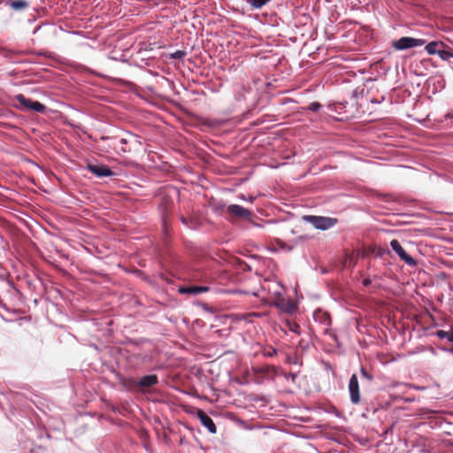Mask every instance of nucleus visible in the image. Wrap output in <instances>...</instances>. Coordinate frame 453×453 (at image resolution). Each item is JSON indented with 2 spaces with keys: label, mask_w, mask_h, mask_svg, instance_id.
<instances>
[{
  "label": "nucleus",
  "mask_w": 453,
  "mask_h": 453,
  "mask_svg": "<svg viewBox=\"0 0 453 453\" xmlns=\"http://www.w3.org/2000/svg\"><path fill=\"white\" fill-rule=\"evenodd\" d=\"M451 353H453V348L449 350Z\"/></svg>",
  "instance_id": "aec40b11"
},
{
  "label": "nucleus",
  "mask_w": 453,
  "mask_h": 453,
  "mask_svg": "<svg viewBox=\"0 0 453 453\" xmlns=\"http://www.w3.org/2000/svg\"><path fill=\"white\" fill-rule=\"evenodd\" d=\"M308 108L312 111H317L321 108V104L318 102H313L309 105Z\"/></svg>",
  "instance_id": "2eb2a0df"
},
{
  "label": "nucleus",
  "mask_w": 453,
  "mask_h": 453,
  "mask_svg": "<svg viewBox=\"0 0 453 453\" xmlns=\"http://www.w3.org/2000/svg\"><path fill=\"white\" fill-rule=\"evenodd\" d=\"M443 43L440 42H431L426 46V50L428 54L434 55L438 54L440 51V47H442Z\"/></svg>",
  "instance_id": "9b49d317"
},
{
  "label": "nucleus",
  "mask_w": 453,
  "mask_h": 453,
  "mask_svg": "<svg viewBox=\"0 0 453 453\" xmlns=\"http://www.w3.org/2000/svg\"><path fill=\"white\" fill-rule=\"evenodd\" d=\"M88 169L97 177H106L113 175V172L104 165H88Z\"/></svg>",
  "instance_id": "6e6552de"
},
{
  "label": "nucleus",
  "mask_w": 453,
  "mask_h": 453,
  "mask_svg": "<svg viewBox=\"0 0 453 453\" xmlns=\"http://www.w3.org/2000/svg\"><path fill=\"white\" fill-rule=\"evenodd\" d=\"M226 213L231 217H236L248 220H250L253 215V213L250 211L238 204L228 205L226 208Z\"/></svg>",
  "instance_id": "39448f33"
},
{
  "label": "nucleus",
  "mask_w": 453,
  "mask_h": 453,
  "mask_svg": "<svg viewBox=\"0 0 453 453\" xmlns=\"http://www.w3.org/2000/svg\"><path fill=\"white\" fill-rule=\"evenodd\" d=\"M390 246L401 260L404 261L408 265L415 266L417 265V261L407 254L397 240H392L390 242Z\"/></svg>",
  "instance_id": "20e7f679"
},
{
  "label": "nucleus",
  "mask_w": 453,
  "mask_h": 453,
  "mask_svg": "<svg viewBox=\"0 0 453 453\" xmlns=\"http://www.w3.org/2000/svg\"><path fill=\"white\" fill-rule=\"evenodd\" d=\"M184 55V53L180 50H177L175 53L173 54V57L175 58H181Z\"/></svg>",
  "instance_id": "f3484780"
},
{
  "label": "nucleus",
  "mask_w": 453,
  "mask_h": 453,
  "mask_svg": "<svg viewBox=\"0 0 453 453\" xmlns=\"http://www.w3.org/2000/svg\"><path fill=\"white\" fill-rule=\"evenodd\" d=\"M349 391L351 403L354 404H358L360 403V389L357 376L356 374H353L350 377L349 382Z\"/></svg>",
  "instance_id": "423d86ee"
},
{
  "label": "nucleus",
  "mask_w": 453,
  "mask_h": 453,
  "mask_svg": "<svg viewBox=\"0 0 453 453\" xmlns=\"http://www.w3.org/2000/svg\"><path fill=\"white\" fill-rule=\"evenodd\" d=\"M438 55L442 60H449L450 58H453V54L449 51L440 50Z\"/></svg>",
  "instance_id": "4468645a"
},
{
  "label": "nucleus",
  "mask_w": 453,
  "mask_h": 453,
  "mask_svg": "<svg viewBox=\"0 0 453 453\" xmlns=\"http://www.w3.org/2000/svg\"><path fill=\"white\" fill-rule=\"evenodd\" d=\"M361 373L365 378L372 380V376L365 369H361Z\"/></svg>",
  "instance_id": "dca6fc26"
},
{
  "label": "nucleus",
  "mask_w": 453,
  "mask_h": 453,
  "mask_svg": "<svg viewBox=\"0 0 453 453\" xmlns=\"http://www.w3.org/2000/svg\"><path fill=\"white\" fill-rule=\"evenodd\" d=\"M436 335L440 339H447L449 342H453V328L450 331L439 330Z\"/></svg>",
  "instance_id": "f8f14e48"
},
{
  "label": "nucleus",
  "mask_w": 453,
  "mask_h": 453,
  "mask_svg": "<svg viewBox=\"0 0 453 453\" xmlns=\"http://www.w3.org/2000/svg\"><path fill=\"white\" fill-rule=\"evenodd\" d=\"M253 225H254L255 226H260V225H258V224H257V223H253Z\"/></svg>",
  "instance_id": "6ab92c4d"
},
{
  "label": "nucleus",
  "mask_w": 453,
  "mask_h": 453,
  "mask_svg": "<svg viewBox=\"0 0 453 453\" xmlns=\"http://www.w3.org/2000/svg\"><path fill=\"white\" fill-rule=\"evenodd\" d=\"M196 416L202 425L206 427L210 433L215 434L217 432V427L213 420L203 411L198 410Z\"/></svg>",
  "instance_id": "0eeeda50"
},
{
  "label": "nucleus",
  "mask_w": 453,
  "mask_h": 453,
  "mask_svg": "<svg viewBox=\"0 0 453 453\" xmlns=\"http://www.w3.org/2000/svg\"><path fill=\"white\" fill-rule=\"evenodd\" d=\"M249 200H250V202H252V201H253V197H252V196H250V197H249Z\"/></svg>",
  "instance_id": "a211bd4d"
},
{
  "label": "nucleus",
  "mask_w": 453,
  "mask_h": 453,
  "mask_svg": "<svg viewBox=\"0 0 453 453\" xmlns=\"http://www.w3.org/2000/svg\"><path fill=\"white\" fill-rule=\"evenodd\" d=\"M10 5L14 10H22L27 6V3L23 0L12 1Z\"/></svg>",
  "instance_id": "ddd939ff"
},
{
  "label": "nucleus",
  "mask_w": 453,
  "mask_h": 453,
  "mask_svg": "<svg viewBox=\"0 0 453 453\" xmlns=\"http://www.w3.org/2000/svg\"><path fill=\"white\" fill-rule=\"evenodd\" d=\"M426 43L423 39H416L411 37H402L393 42V47L398 50H403L417 46H421Z\"/></svg>",
  "instance_id": "f03ea898"
},
{
  "label": "nucleus",
  "mask_w": 453,
  "mask_h": 453,
  "mask_svg": "<svg viewBox=\"0 0 453 453\" xmlns=\"http://www.w3.org/2000/svg\"><path fill=\"white\" fill-rule=\"evenodd\" d=\"M209 290L208 287H187V288H180V292L183 294H189V295H197L200 293L207 292Z\"/></svg>",
  "instance_id": "9d476101"
},
{
  "label": "nucleus",
  "mask_w": 453,
  "mask_h": 453,
  "mask_svg": "<svg viewBox=\"0 0 453 453\" xmlns=\"http://www.w3.org/2000/svg\"><path fill=\"white\" fill-rule=\"evenodd\" d=\"M15 100L19 104V108L23 111L29 110L36 112H42L46 109L44 104L38 101H33L27 98L22 94L15 96Z\"/></svg>",
  "instance_id": "f257e3e1"
},
{
  "label": "nucleus",
  "mask_w": 453,
  "mask_h": 453,
  "mask_svg": "<svg viewBox=\"0 0 453 453\" xmlns=\"http://www.w3.org/2000/svg\"><path fill=\"white\" fill-rule=\"evenodd\" d=\"M306 219L316 228L321 230L328 229L336 223V219H334L320 216H307Z\"/></svg>",
  "instance_id": "7ed1b4c3"
},
{
  "label": "nucleus",
  "mask_w": 453,
  "mask_h": 453,
  "mask_svg": "<svg viewBox=\"0 0 453 453\" xmlns=\"http://www.w3.org/2000/svg\"><path fill=\"white\" fill-rule=\"evenodd\" d=\"M157 383V377L155 374L143 376L138 382L141 388H149Z\"/></svg>",
  "instance_id": "1a4fd4ad"
}]
</instances>
